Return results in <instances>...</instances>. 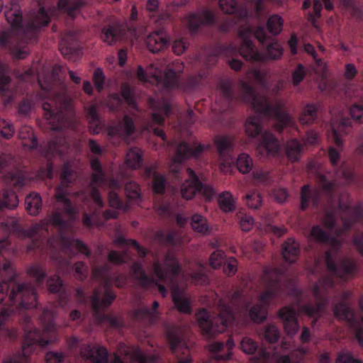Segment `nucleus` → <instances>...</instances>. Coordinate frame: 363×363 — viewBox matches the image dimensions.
<instances>
[{
  "label": "nucleus",
  "instance_id": "nucleus-1",
  "mask_svg": "<svg viewBox=\"0 0 363 363\" xmlns=\"http://www.w3.org/2000/svg\"><path fill=\"white\" fill-rule=\"evenodd\" d=\"M282 24H259L254 31L255 38L265 45L263 52H259L250 40L252 31L248 26L242 27L238 31L239 37L242 40L240 52L247 60L257 62H277L284 55L281 44L273 37L282 30Z\"/></svg>",
  "mask_w": 363,
  "mask_h": 363
},
{
  "label": "nucleus",
  "instance_id": "nucleus-2",
  "mask_svg": "<svg viewBox=\"0 0 363 363\" xmlns=\"http://www.w3.org/2000/svg\"><path fill=\"white\" fill-rule=\"evenodd\" d=\"M239 96L242 101L250 104L252 109L257 113L268 114L272 113L278 123L275 128L282 130L284 128L291 124L293 119L285 110L286 102L283 100H276L272 106L264 95L257 93L255 89L248 82H240Z\"/></svg>",
  "mask_w": 363,
  "mask_h": 363
},
{
  "label": "nucleus",
  "instance_id": "nucleus-3",
  "mask_svg": "<svg viewBox=\"0 0 363 363\" xmlns=\"http://www.w3.org/2000/svg\"><path fill=\"white\" fill-rule=\"evenodd\" d=\"M109 269V266L105 264L101 267H96L92 271V278L94 279H102L104 280V293L102 296L101 289H95L91 296V306L94 311V316L99 323L107 320L109 324L114 328H121L124 325L123 320L120 317L102 315L101 312L108 307L114 301L116 294L108 289L110 280L107 277L106 273Z\"/></svg>",
  "mask_w": 363,
  "mask_h": 363
},
{
  "label": "nucleus",
  "instance_id": "nucleus-4",
  "mask_svg": "<svg viewBox=\"0 0 363 363\" xmlns=\"http://www.w3.org/2000/svg\"><path fill=\"white\" fill-rule=\"evenodd\" d=\"M42 108L52 131H61L72 126L75 120L74 104L66 94H58L52 103L44 102Z\"/></svg>",
  "mask_w": 363,
  "mask_h": 363
},
{
  "label": "nucleus",
  "instance_id": "nucleus-5",
  "mask_svg": "<svg viewBox=\"0 0 363 363\" xmlns=\"http://www.w3.org/2000/svg\"><path fill=\"white\" fill-rule=\"evenodd\" d=\"M40 24H11V27L0 35V45L8 47L16 59H24L28 55L26 50L16 47L21 43H28L35 38L40 30Z\"/></svg>",
  "mask_w": 363,
  "mask_h": 363
},
{
  "label": "nucleus",
  "instance_id": "nucleus-6",
  "mask_svg": "<svg viewBox=\"0 0 363 363\" xmlns=\"http://www.w3.org/2000/svg\"><path fill=\"white\" fill-rule=\"evenodd\" d=\"M6 292L7 302L11 306L31 308L37 306V295L33 286L28 283L18 284L13 281H3L0 292Z\"/></svg>",
  "mask_w": 363,
  "mask_h": 363
},
{
  "label": "nucleus",
  "instance_id": "nucleus-7",
  "mask_svg": "<svg viewBox=\"0 0 363 363\" xmlns=\"http://www.w3.org/2000/svg\"><path fill=\"white\" fill-rule=\"evenodd\" d=\"M218 308L220 312L218 316L211 320L209 319L208 313L204 308L200 310L196 315L199 328L206 337L224 332L228 324L233 319L232 310L223 301H220Z\"/></svg>",
  "mask_w": 363,
  "mask_h": 363
},
{
  "label": "nucleus",
  "instance_id": "nucleus-8",
  "mask_svg": "<svg viewBox=\"0 0 363 363\" xmlns=\"http://www.w3.org/2000/svg\"><path fill=\"white\" fill-rule=\"evenodd\" d=\"M29 322L30 318L26 316L23 318V323L26 324V327L24 336L25 343L22 347V354H16L14 357L4 361V363H26L27 359V352L30 346L34 344H38L40 346L45 347L52 341V340H45L42 337L45 336L46 333L48 332L55 331V327L52 323H49L45 327L43 334L42 335L38 330L35 328L32 330L29 326Z\"/></svg>",
  "mask_w": 363,
  "mask_h": 363
},
{
  "label": "nucleus",
  "instance_id": "nucleus-9",
  "mask_svg": "<svg viewBox=\"0 0 363 363\" xmlns=\"http://www.w3.org/2000/svg\"><path fill=\"white\" fill-rule=\"evenodd\" d=\"M333 281L330 278L323 277L320 279L313 287V295L316 300L315 305L306 304L301 306V310L308 316L319 318L325 312L328 303V299L322 296V294L325 290L333 287ZM316 321L317 318L313 321V323Z\"/></svg>",
  "mask_w": 363,
  "mask_h": 363
},
{
  "label": "nucleus",
  "instance_id": "nucleus-10",
  "mask_svg": "<svg viewBox=\"0 0 363 363\" xmlns=\"http://www.w3.org/2000/svg\"><path fill=\"white\" fill-rule=\"evenodd\" d=\"M139 32L133 24H107L101 29V40L108 45L128 38H138Z\"/></svg>",
  "mask_w": 363,
  "mask_h": 363
},
{
  "label": "nucleus",
  "instance_id": "nucleus-11",
  "mask_svg": "<svg viewBox=\"0 0 363 363\" xmlns=\"http://www.w3.org/2000/svg\"><path fill=\"white\" fill-rule=\"evenodd\" d=\"M334 315L342 320H345L355 331V337L361 346L363 347V316L360 320L354 318L352 310L346 301H339L333 306Z\"/></svg>",
  "mask_w": 363,
  "mask_h": 363
},
{
  "label": "nucleus",
  "instance_id": "nucleus-12",
  "mask_svg": "<svg viewBox=\"0 0 363 363\" xmlns=\"http://www.w3.org/2000/svg\"><path fill=\"white\" fill-rule=\"evenodd\" d=\"M77 177V172L66 164L60 175V186L55 194L57 201L65 206V213L69 216L75 215L77 211L72 206L71 201L67 197L66 193L62 191V189L69 187L76 180Z\"/></svg>",
  "mask_w": 363,
  "mask_h": 363
},
{
  "label": "nucleus",
  "instance_id": "nucleus-13",
  "mask_svg": "<svg viewBox=\"0 0 363 363\" xmlns=\"http://www.w3.org/2000/svg\"><path fill=\"white\" fill-rule=\"evenodd\" d=\"M167 335L171 350L178 359L177 363H191L192 359L189 355V350L182 341L180 328L177 327L169 328Z\"/></svg>",
  "mask_w": 363,
  "mask_h": 363
},
{
  "label": "nucleus",
  "instance_id": "nucleus-14",
  "mask_svg": "<svg viewBox=\"0 0 363 363\" xmlns=\"http://www.w3.org/2000/svg\"><path fill=\"white\" fill-rule=\"evenodd\" d=\"M164 265L162 267L159 262H155L153 264V270L155 276L160 280L166 281L169 279L172 281V278L169 277L177 276L182 271V266L176 259L173 252H169L166 254L164 259Z\"/></svg>",
  "mask_w": 363,
  "mask_h": 363
},
{
  "label": "nucleus",
  "instance_id": "nucleus-15",
  "mask_svg": "<svg viewBox=\"0 0 363 363\" xmlns=\"http://www.w3.org/2000/svg\"><path fill=\"white\" fill-rule=\"evenodd\" d=\"M203 150L202 145H199L194 149L190 148L186 143H181L177 147L176 155L172 159V163L170 166L171 171L177 173L180 170L181 164L190 157H198Z\"/></svg>",
  "mask_w": 363,
  "mask_h": 363
},
{
  "label": "nucleus",
  "instance_id": "nucleus-16",
  "mask_svg": "<svg viewBox=\"0 0 363 363\" xmlns=\"http://www.w3.org/2000/svg\"><path fill=\"white\" fill-rule=\"evenodd\" d=\"M170 40L169 35L164 29H158L147 35V48L152 53H159L168 48Z\"/></svg>",
  "mask_w": 363,
  "mask_h": 363
},
{
  "label": "nucleus",
  "instance_id": "nucleus-17",
  "mask_svg": "<svg viewBox=\"0 0 363 363\" xmlns=\"http://www.w3.org/2000/svg\"><path fill=\"white\" fill-rule=\"evenodd\" d=\"M278 293V291L270 289L265 291L259 297V301L262 304H257L254 306L250 311V317L255 323H262L267 318V308L265 305L269 303L274 296Z\"/></svg>",
  "mask_w": 363,
  "mask_h": 363
},
{
  "label": "nucleus",
  "instance_id": "nucleus-18",
  "mask_svg": "<svg viewBox=\"0 0 363 363\" xmlns=\"http://www.w3.org/2000/svg\"><path fill=\"white\" fill-rule=\"evenodd\" d=\"M217 151L220 157L223 160V163L220 164L221 170L225 165L230 164L233 162V159L230 155V152L233 147V140L230 136L217 135L214 138Z\"/></svg>",
  "mask_w": 363,
  "mask_h": 363
},
{
  "label": "nucleus",
  "instance_id": "nucleus-19",
  "mask_svg": "<svg viewBox=\"0 0 363 363\" xmlns=\"http://www.w3.org/2000/svg\"><path fill=\"white\" fill-rule=\"evenodd\" d=\"M279 316L282 320L285 332L288 335H294L299 329L295 309L289 306L279 311Z\"/></svg>",
  "mask_w": 363,
  "mask_h": 363
},
{
  "label": "nucleus",
  "instance_id": "nucleus-20",
  "mask_svg": "<svg viewBox=\"0 0 363 363\" xmlns=\"http://www.w3.org/2000/svg\"><path fill=\"white\" fill-rule=\"evenodd\" d=\"M60 245L62 247L63 252L67 254L70 259H72L75 255L72 250L73 248H75L78 252H80L86 257H89L91 255V251L88 246L79 240H74L71 238L62 236L60 238Z\"/></svg>",
  "mask_w": 363,
  "mask_h": 363
},
{
  "label": "nucleus",
  "instance_id": "nucleus-21",
  "mask_svg": "<svg viewBox=\"0 0 363 363\" xmlns=\"http://www.w3.org/2000/svg\"><path fill=\"white\" fill-rule=\"evenodd\" d=\"M280 145L277 139L274 135L269 132L265 131L262 134V141L258 144L257 152L259 155H263L264 151L268 155H275L279 152Z\"/></svg>",
  "mask_w": 363,
  "mask_h": 363
},
{
  "label": "nucleus",
  "instance_id": "nucleus-22",
  "mask_svg": "<svg viewBox=\"0 0 363 363\" xmlns=\"http://www.w3.org/2000/svg\"><path fill=\"white\" fill-rule=\"evenodd\" d=\"M81 354L91 363L108 362V352L102 347L84 345L81 349Z\"/></svg>",
  "mask_w": 363,
  "mask_h": 363
},
{
  "label": "nucleus",
  "instance_id": "nucleus-23",
  "mask_svg": "<svg viewBox=\"0 0 363 363\" xmlns=\"http://www.w3.org/2000/svg\"><path fill=\"white\" fill-rule=\"evenodd\" d=\"M186 172L189 178L182 184L181 194L184 199L189 200L194 198L199 189V179L193 169L188 168Z\"/></svg>",
  "mask_w": 363,
  "mask_h": 363
},
{
  "label": "nucleus",
  "instance_id": "nucleus-24",
  "mask_svg": "<svg viewBox=\"0 0 363 363\" xmlns=\"http://www.w3.org/2000/svg\"><path fill=\"white\" fill-rule=\"evenodd\" d=\"M332 250L326 253L325 262L328 269L333 272L337 276L342 277L345 274H350L355 269V264L350 259L343 260L337 267L331 257Z\"/></svg>",
  "mask_w": 363,
  "mask_h": 363
},
{
  "label": "nucleus",
  "instance_id": "nucleus-25",
  "mask_svg": "<svg viewBox=\"0 0 363 363\" xmlns=\"http://www.w3.org/2000/svg\"><path fill=\"white\" fill-rule=\"evenodd\" d=\"M321 196L322 193L320 189L315 188L311 190L308 184L303 186L301 190V209L305 210L308 207L309 199L311 200L313 206L317 207Z\"/></svg>",
  "mask_w": 363,
  "mask_h": 363
},
{
  "label": "nucleus",
  "instance_id": "nucleus-26",
  "mask_svg": "<svg viewBox=\"0 0 363 363\" xmlns=\"http://www.w3.org/2000/svg\"><path fill=\"white\" fill-rule=\"evenodd\" d=\"M135 130V125L133 120L130 116L125 115L123 121H120L117 125H112L108 128V135H121L128 136L133 134Z\"/></svg>",
  "mask_w": 363,
  "mask_h": 363
},
{
  "label": "nucleus",
  "instance_id": "nucleus-27",
  "mask_svg": "<svg viewBox=\"0 0 363 363\" xmlns=\"http://www.w3.org/2000/svg\"><path fill=\"white\" fill-rule=\"evenodd\" d=\"M149 101L151 107L159 111L157 113H152V118L153 121L159 125L162 124L164 121V117L160 113V112H162L166 117L168 116L171 113L170 104L164 100L157 101L150 98Z\"/></svg>",
  "mask_w": 363,
  "mask_h": 363
},
{
  "label": "nucleus",
  "instance_id": "nucleus-28",
  "mask_svg": "<svg viewBox=\"0 0 363 363\" xmlns=\"http://www.w3.org/2000/svg\"><path fill=\"white\" fill-rule=\"evenodd\" d=\"M77 32L69 31L66 32L62 36L59 44V49L64 56L69 57L75 52L76 46L74 43L77 40Z\"/></svg>",
  "mask_w": 363,
  "mask_h": 363
},
{
  "label": "nucleus",
  "instance_id": "nucleus-29",
  "mask_svg": "<svg viewBox=\"0 0 363 363\" xmlns=\"http://www.w3.org/2000/svg\"><path fill=\"white\" fill-rule=\"evenodd\" d=\"M219 6L226 13H235L240 19H247L249 12L245 6H237L236 0H219Z\"/></svg>",
  "mask_w": 363,
  "mask_h": 363
},
{
  "label": "nucleus",
  "instance_id": "nucleus-30",
  "mask_svg": "<svg viewBox=\"0 0 363 363\" xmlns=\"http://www.w3.org/2000/svg\"><path fill=\"white\" fill-rule=\"evenodd\" d=\"M117 354L131 360L137 361L138 363H150L147 361L145 356L140 349H131L124 343H120L118 347Z\"/></svg>",
  "mask_w": 363,
  "mask_h": 363
},
{
  "label": "nucleus",
  "instance_id": "nucleus-31",
  "mask_svg": "<svg viewBox=\"0 0 363 363\" xmlns=\"http://www.w3.org/2000/svg\"><path fill=\"white\" fill-rule=\"evenodd\" d=\"M157 164H152L150 167H146L145 173L147 177H152V189L154 192L157 194H163L165 189V177L163 175L159 174L156 172Z\"/></svg>",
  "mask_w": 363,
  "mask_h": 363
},
{
  "label": "nucleus",
  "instance_id": "nucleus-32",
  "mask_svg": "<svg viewBox=\"0 0 363 363\" xmlns=\"http://www.w3.org/2000/svg\"><path fill=\"white\" fill-rule=\"evenodd\" d=\"M216 20L215 13L207 9L190 13L186 16L187 23H214Z\"/></svg>",
  "mask_w": 363,
  "mask_h": 363
},
{
  "label": "nucleus",
  "instance_id": "nucleus-33",
  "mask_svg": "<svg viewBox=\"0 0 363 363\" xmlns=\"http://www.w3.org/2000/svg\"><path fill=\"white\" fill-rule=\"evenodd\" d=\"M172 300L177 310L185 314L191 312L189 300L185 296L183 291L179 289H174L172 291Z\"/></svg>",
  "mask_w": 363,
  "mask_h": 363
},
{
  "label": "nucleus",
  "instance_id": "nucleus-34",
  "mask_svg": "<svg viewBox=\"0 0 363 363\" xmlns=\"http://www.w3.org/2000/svg\"><path fill=\"white\" fill-rule=\"evenodd\" d=\"M299 254V244L293 239H288L283 245L282 255L286 262L291 264L296 262Z\"/></svg>",
  "mask_w": 363,
  "mask_h": 363
},
{
  "label": "nucleus",
  "instance_id": "nucleus-35",
  "mask_svg": "<svg viewBox=\"0 0 363 363\" xmlns=\"http://www.w3.org/2000/svg\"><path fill=\"white\" fill-rule=\"evenodd\" d=\"M311 236L320 242H328L332 247L330 250H337L341 242L335 238H329L325 232L318 225L313 226L311 232Z\"/></svg>",
  "mask_w": 363,
  "mask_h": 363
},
{
  "label": "nucleus",
  "instance_id": "nucleus-36",
  "mask_svg": "<svg viewBox=\"0 0 363 363\" xmlns=\"http://www.w3.org/2000/svg\"><path fill=\"white\" fill-rule=\"evenodd\" d=\"M262 119L257 116H250L245 121V133L250 138H256L262 133Z\"/></svg>",
  "mask_w": 363,
  "mask_h": 363
},
{
  "label": "nucleus",
  "instance_id": "nucleus-37",
  "mask_svg": "<svg viewBox=\"0 0 363 363\" xmlns=\"http://www.w3.org/2000/svg\"><path fill=\"white\" fill-rule=\"evenodd\" d=\"M26 209L31 216H37L42 208V199L36 193H31L25 199Z\"/></svg>",
  "mask_w": 363,
  "mask_h": 363
},
{
  "label": "nucleus",
  "instance_id": "nucleus-38",
  "mask_svg": "<svg viewBox=\"0 0 363 363\" xmlns=\"http://www.w3.org/2000/svg\"><path fill=\"white\" fill-rule=\"evenodd\" d=\"M18 138L23 141L22 145L29 149H34L38 145L37 138L34 135L32 128L29 126H23L18 132Z\"/></svg>",
  "mask_w": 363,
  "mask_h": 363
},
{
  "label": "nucleus",
  "instance_id": "nucleus-39",
  "mask_svg": "<svg viewBox=\"0 0 363 363\" xmlns=\"http://www.w3.org/2000/svg\"><path fill=\"white\" fill-rule=\"evenodd\" d=\"M132 318L137 321L153 323L158 318V315L156 311H152L146 307H140L133 311Z\"/></svg>",
  "mask_w": 363,
  "mask_h": 363
},
{
  "label": "nucleus",
  "instance_id": "nucleus-40",
  "mask_svg": "<svg viewBox=\"0 0 363 363\" xmlns=\"http://www.w3.org/2000/svg\"><path fill=\"white\" fill-rule=\"evenodd\" d=\"M18 205V199L16 194L12 190H4L2 198L0 199V211L4 208L13 209Z\"/></svg>",
  "mask_w": 363,
  "mask_h": 363
},
{
  "label": "nucleus",
  "instance_id": "nucleus-41",
  "mask_svg": "<svg viewBox=\"0 0 363 363\" xmlns=\"http://www.w3.org/2000/svg\"><path fill=\"white\" fill-rule=\"evenodd\" d=\"M143 152L138 147L131 148L126 154L125 163L129 168L138 169L141 167Z\"/></svg>",
  "mask_w": 363,
  "mask_h": 363
},
{
  "label": "nucleus",
  "instance_id": "nucleus-42",
  "mask_svg": "<svg viewBox=\"0 0 363 363\" xmlns=\"http://www.w3.org/2000/svg\"><path fill=\"white\" fill-rule=\"evenodd\" d=\"M82 6V2L79 0H59L57 4L60 10H65L72 18L76 16Z\"/></svg>",
  "mask_w": 363,
  "mask_h": 363
},
{
  "label": "nucleus",
  "instance_id": "nucleus-43",
  "mask_svg": "<svg viewBox=\"0 0 363 363\" xmlns=\"http://www.w3.org/2000/svg\"><path fill=\"white\" fill-rule=\"evenodd\" d=\"M318 108L316 105L308 104L304 107L300 117L299 121L303 125H309L314 122L317 116Z\"/></svg>",
  "mask_w": 363,
  "mask_h": 363
},
{
  "label": "nucleus",
  "instance_id": "nucleus-44",
  "mask_svg": "<svg viewBox=\"0 0 363 363\" xmlns=\"http://www.w3.org/2000/svg\"><path fill=\"white\" fill-rule=\"evenodd\" d=\"M4 180L9 185L16 188H21L25 184V175L23 172L15 169L4 176Z\"/></svg>",
  "mask_w": 363,
  "mask_h": 363
},
{
  "label": "nucleus",
  "instance_id": "nucleus-45",
  "mask_svg": "<svg viewBox=\"0 0 363 363\" xmlns=\"http://www.w3.org/2000/svg\"><path fill=\"white\" fill-rule=\"evenodd\" d=\"M220 208L225 212H230L235 210V200L230 191H225L218 197Z\"/></svg>",
  "mask_w": 363,
  "mask_h": 363
},
{
  "label": "nucleus",
  "instance_id": "nucleus-46",
  "mask_svg": "<svg viewBox=\"0 0 363 363\" xmlns=\"http://www.w3.org/2000/svg\"><path fill=\"white\" fill-rule=\"evenodd\" d=\"M191 227L197 233L206 234L209 231V226L206 218L200 214H195L191 218Z\"/></svg>",
  "mask_w": 363,
  "mask_h": 363
},
{
  "label": "nucleus",
  "instance_id": "nucleus-47",
  "mask_svg": "<svg viewBox=\"0 0 363 363\" xmlns=\"http://www.w3.org/2000/svg\"><path fill=\"white\" fill-rule=\"evenodd\" d=\"M178 83V77L177 73L172 69H167V71L162 72V81L159 83L166 88L172 89L177 86Z\"/></svg>",
  "mask_w": 363,
  "mask_h": 363
},
{
  "label": "nucleus",
  "instance_id": "nucleus-48",
  "mask_svg": "<svg viewBox=\"0 0 363 363\" xmlns=\"http://www.w3.org/2000/svg\"><path fill=\"white\" fill-rule=\"evenodd\" d=\"M237 167L242 174L250 172L253 167V162L250 156L246 153L240 154L237 159Z\"/></svg>",
  "mask_w": 363,
  "mask_h": 363
},
{
  "label": "nucleus",
  "instance_id": "nucleus-49",
  "mask_svg": "<svg viewBox=\"0 0 363 363\" xmlns=\"http://www.w3.org/2000/svg\"><path fill=\"white\" fill-rule=\"evenodd\" d=\"M132 271L135 278L140 281V284L143 286H147L151 283L154 282V281L149 278L147 275L144 272L140 264L134 263L132 265Z\"/></svg>",
  "mask_w": 363,
  "mask_h": 363
},
{
  "label": "nucleus",
  "instance_id": "nucleus-50",
  "mask_svg": "<svg viewBox=\"0 0 363 363\" xmlns=\"http://www.w3.org/2000/svg\"><path fill=\"white\" fill-rule=\"evenodd\" d=\"M301 151V144L296 140H290L286 144V155L292 162L298 160Z\"/></svg>",
  "mask_w": 363,
  "mask_h": 363
},
{
  "label": "nucleus",
  "instance_id": "nucleus-51",
  "mask_svg": "<svg viewBox=\"0 0 363 363\" xmlns=\"http://www.w3.org/2000/svg\"><path fill=\"white\" fill-rule=\"evenodd\" d=\"M52 224L55 226H62L65 225V220L62 218L61 213L55 211L50 218H45L40 221L38 224L40 228H44L49 224Z\"/></svg>",
  "mask_w": 363,
  "mask_h": 363
},
{
  "label": "nucleus",
  "instance_id": "nucleus-52",
  "mask_svg": "<svg viewBox=\"0 0 363 363\" xmlns=\"http://www.w3.org/2000/svg\"><path fill=\"white\" fill-rule=\"evenodd\" d=\"M316 182L319 187L326 193H331L336 186V183L329 180L324 174H319L316 177Z\"/></svg>",
  "mask_w": 363,
  "mask_h": 363
},
{
  "label": "nucleus",
  "instance_id": "nucleus-53",
  "mask_svg": "<svg viewBox=\"0 0 363 363\" xmlns=\"http://www.w3.org/2000/svg\"><path fill=\"white\" fill-rule=\"evenodd\" d=\"M4 14L7 23H22V12L16 6L6 11Z\"/></svg>",
  "mask_w": 363,
  "mask_h": 363
},
{
  "label": "nucleus",
  "instance_id": "nucleus-54",
  "mask_svg": "<svg viewBox=\"0 0 363 363\" xmlns=\"http://www.w3.org/2000/svg\"><path fill=\"white\" fill-rule=\"evenodd\" d=\"M245 199L246 200V204L251 208L257 209L262 205V198L260 194L256 191H252L247 194L245 196Z\"/></svg>",
  "mask_w": 363,
  "mask_h": 363
},
{
  "label": "nucleus",
  "instance_id": "nucleus-55",
  "mask_svg": "<svg viewBox=\"0 0 363 363\" xmlns=\"http://www.w3.org/2000/svg\"><path fill=\"white\" fill-rule=\"evenodd\" d=\"M125 191L128 199H136L140 196L139 185L133 181H130L125 184Z\"/></svg>",
  "mask_w": 363,
  "mask_h": 363
},
{
  "label": "nucleus",
  "instance_id": "nucleus-56",
  "mask_svg": "<svg viewBox=\"0 0 363 363\" xmlns=\"http://www.w3.org/2000/svg\"><path fill=\"white\" fill-rule=\"evenodd\" d=\"M248 74H252L257 82L264 89L269 86V80L266 72H263L257 69H254L248 72Z\"/></svg>",
  "mask_w": 363,
  "mask_h": 363
},
{
  "label": "nucleus",
  "instance_id": "nucleus-57",
  "mask_svg": "<svg viewBox=\"0 0 363 363\" xmlns=\"http://www.w3.org/2000/svg\"><path fill=\"white\" fill-rule=\"evenodd\" d=\"M240 347L245 353L252 354L256 352L257 345L252 339L245 337L241 341Z\"/></svg>",
  "mask_w": 363,
  "mask_h": 363
},
{
  "label": "nucleus",
  "instance_id": "nucleus-58",
  "mask_svg": "<svg viewBox=\"0 0 363 363\" xmlns=\"http://www.w3.org/2000/svg\"><path fill=\"white\" fill-rule=\"evenodd\" d=\"M48 290L51 293H58L62 287V281L58 275H54L48 280Z\"/></svg>",
  "mask_w": 363,
  "mask_h": 363
},
{
  "label": "nucleus",
  "instance_id": "nucleus-59",
  "mask_svg": "<svg viewBox=\"0 0 363 363\" xmlns=\"http://www.w3.org/2000/svg\"><path fill=\"white\" fill-rule=\"evenodd\" d=\"M304 50L308 54L313 56L316 65L320 67L323 72H325L327 69V65L325 62H322L320 59L318 58L314 47L311 44L308 43L304 45Z\"/></svg>",
  "mask_w": 363,
  "mask_h": 363
},
{
  "label": "nucleus",
  "instance_id": "nucleus-60",
  "mask_svg": "<svg viewBox=\"0 0 363 363\" xmlns=\"http://www.w3.org/2000/svg\"><path fill=\"white\" fill-rule=\"evenodd\" d=\"M147 74L149 79L152 82L150 83H155L159 84L162 81V71L155 67L153 65H150L147 68Z\"/></svg>",
  "mask_w": 363,
  "mask_h": 363
},
{
  "label": "nucleus",
  "instance_id": "nucleus-61",
  "mask_svg": "<svg viewBox=\"0 0 363 363\" xmlns=\"http://www.w3.org/2000/svg\"><path fill=\"white\" fill-rule=\"evenodd\" d=\"M27 272L30 277H35L38 283H41L45 278V272L38 265L30 267Z\"/></svg>",
  "mask_w": 363,
  "mask_h": 363
},
{
  "label": "nucleus",
  "instance_id": "nucleus-62",
  "mask_svg": "<svg viewBox=\"0 0 363 363\" xmlns=\"http://www.w3.org/2000/svg\"><path fill=\"white\" fill-rule=\"evenodd\" d=\"M14 133V129L12 125L4 119H0V135L4 138H11Z\"/></svg>",
  "mask_w": 363,
  "mask_h": 363
},
{
  "label": "nucleus",
  "instance_id": "nucleus-63",
  "mask_svg": "<svg viewBox=\"0 0 363 363\" xmlns=\"http://www.w3.org/2000/svg\"><path fill=\"white\" fill-rule=\"evenodd\" d=\"M264 337L269 342L274 343L279 340V331L275 325H270L265 330Z\"/></svg>",
  "mask_w": 363,
  "mask_h": 363
},
{
  "label": "nucleus",
  "instance_id": "nucleus-64",
  "mask_svg": "<svg viewBox=\"0 0 363 363\" xmlns=\"http://www.w3.org/2000/svg\"><path fill=\"white\" fill-rule=\"evenodd\" d=\"M224 257V252L221 250L213 252L209 258L210 265L214 269L219 267L223 262Z\"/></svg>",
  "mask_w": 363,
  "mask_h": 363
}]
</instances>
